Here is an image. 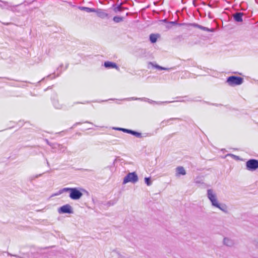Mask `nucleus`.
I'll use <instances>...</instances> for the list:
<instances>
[{"instance_id": "nucleus-1", "label": "nucleus", "mask_w": 258, "mask_h": 258, "mask_svg": "<svg viewBox=\"0 0 258 258\" xmlns=\"http://www.w3.org/2000/svg\"><path fill=\"white\" fill-rule=\"evenodd\" d=\"M207 196L213 207L219 209L223 213L228 212V207L227 205L220 202L217 193L215 190L212 189H208Z\"/></svg>"}, {"instance_id": "nucleus-2", "label": "nucleus", "mask_w": 258, "mask_h": 258, "mask_svg": "<svg viewBox=\"0 0 258 258\" xmlns=\"http://www.w3.org/2000/svg\"><path fill=\"white\" fill-rule=\"evenodd\" d=\"M68 192L69 193V197L72 200H79L82 198L84 194L87 191L82 187H67L64 188L62 192Z\"/></svg>"}, {"instance_id": "nucleus-3", "label": "nucleus", "mask_w": 258, "mask_h": 258, "mask_svg": "<svg viewBox=\"0 0 258 258\" xmlns=\"http://www.w3.org/2000/svg\"><path fill=\"white\" fill-rule=\"evenodd\" d=\"M243 82V79L242 78L234 76L228 77L226 81V83L230 86L240 85Z\"/></svg>"}, {"instance_id": "nucleus-4", "label": "nucleus", "mask_w": 258, "mask_h": 258, "mask_svg": "<svg viewBox=\"0 0 258 258\" xmlns=\"http://www.w3.org/2000/svg\"><path fill=\"white\" fill-rule=\"evenodd\" d=\"M59 214H73L74 213L73 207L69 204H65L57 209Z\"/></svg>"}, {"instance_id": "nucleus-5", "label": "nucleus", "mask_w": 258, "mask_h": 258, "mask_svg": "<svg viewBox=\"0 0 258 258\" xmlns=\"http://www.w3.org/2000/svg\"><path fill=\"white\" fill-rule=\"evenodd\" d=\"M138 181V176L135 172L128 173L123 178V184L128 182L136 183Z\"/></svg>"}, {"instance_id": "nucleus-6", "label": "nucleus", "mask_w": 258, "mask_h": 258, "mask_svg": "<svg viewBox=\"0 0 258 258\" xmlns=\"http://www.w3.org/2000/svg\"><path fill=\"white\" fill-rule=\"evenodd\" d=\"M258 168V161L256 160L250 159L246 163V168L250 171H253Z\"/></svg>"}, {"instance_id": "nucleus-7", "label": "nucleus", "mask_w": 258, "mask_h": 258, "mask_svg": "<svg viewBox=\"0 0 258 258\" xmlns=\"http://www.w3.org/2000/svg\"><path fill=\"white\" fill-rule=\"evenodd\" d=\"M222 243L224 245L229 247H232L235 245L234 240L228 237H225L223 238Z\"/></svg>"}, {"instance_id": "nucleus-8", "label": "nucleus", "mask_w": 258, "mask_h": 258, "mask_svg": "<svg viewBox=\"0 0 258 258\" xmlns=\"http://www.w3.org/2000/svg\"><path fill=\"white\" fill-rule=\"evenodd\" d=\"M186 174V171L185 169L182 166H178L175 169V175L179 177L181 175H185Z\"/></svg>"}, {"instance_id": "nucleus-9", "label": "nucleus", "mask_w": 258, "mask_h": 258, "mask_svg": "<svg viewBox=\"0 0 258 258\" xmlns=\"http://www.w3.org/2000/svg\"><path fill=\"white\" fill-rule=\"evenodd\" d=\"M96 13L97 16L101 18H105L108 16V14L101 10H98Z\"/></svg>"}, {"instance_id": "nucleus-10", "label": "nucleus", "mask_w": 258, "mask_h": 258, "mask_svg": "<svg viewBox=\"0 0 258 258\" xmlns=\"http://www.w3.org/2000/svg\"><path fill=\"white\" fill-rule=\"evenodd\" d=\"M242 14L240 13H238L233 15V17L234 20L238 22H240L242 21Z\"/></svg>"}, {"instance_id": "nucleus-11", "label": "nucleus", "mask_w": 258, "mask_h": 258, "mask_svg": "<svg viewBox=\"0 0 258 258\" xmlns=\"http://www.w3.org/2000/svg\"><path fill=\"white\" fill-rule=\"evenodd\" d=\"M104 66L106 68H115L116 69H118L117 67L116 66V65L115 63L110 62V61L105 62L104 63Z\"/></svg>"}, {"instance_id": "nucleus-12", "label": "nucleus", "mask_w": 258, "mask_h": 258, "mask_svg": "<svg viewBox=\"0 0 258 258\" xmlns=\"http://www.w3.org/2000/svg\"><path fill=\"white\" fill-rule=\"evenodd\" d=\"M160 35L158 34H152L150 35V39L152 43L156 42L157 39L159 37Z\"/></svg>"}, {"instance_id": "nucleus-13", "label": "nucleus", "mask_w": 258, "mask_h": 258, "mask_svg": "<svg viewBox=\"0 0 258 258\" xmlns=\"http://www.w3.org/2000/svg\"><path fill=\"white\" fill-rule=\"evenodd\" d=\"M79 9L82 11H85L87 13L96 12L95 9L87 7H80Z\"/></svg>"}, {"instance_id": "nucleus-14", "label": "nucleus", "mask_w": 258, "mask_h": 258, "mask_svg": "<svg viewBox=\"0 0 258 258\" xmlns=\"http://www.w3.org/2000/svg\"><path fill=\"white\" fill-rule=\"evenodd\" d=\"M145 182L146 184L148 186H150L152 184V181L151 180V178L150 177H145Z\"/></svg>"}, {"instance_id": "nucleus-15", "label": "nucleus", "mask_w": 258, "mask_h": 258, "mask_svg": "<svg viewBox=\"0 0 258 258\" xmlns=\"http://www.w3.org/2000/svg\"><path fill=\"white\" fill-rule=\"evenodd\" d=\"M113 20L116 23H119L122 21V18L120 17L116 16L114 17Z\"/></svg>"}, {"instance_id": "nucleus-16", "label": "nucleus", "mask_w": 258, "mask_h": 258, "mask_svg": "<svg viewBox=\"0 0 258 258\" xmlns=\"http://www.w3.org/2000/svg\"><path fill=\"white\" fill-rule=\"evenodd\" d=\"M174 24H175V23H174V22H170L169 24H168L166 25V27H167V28H170L171 27V26H172V25Z\"/></svg>"}, {"instance_id": "nucleus-17", "label": "nucleus", "mask_w": 258, "mask_h": 258, "mask_svg": "<svg viewBox=\"0 0 258 258\" xmlns=\"http://www.w3.org/2000/svg\"><path fill=\"white\" fill-rule=\"evenodd\" d=\"M232 156L233 157L234 159L236 160H239V158L238 156H236L235 155H232Z\"/></svg>"}, {"instance_id": "nucleus-18", "label": "nucleus", "mask_w": 258, "mask_h": 258, "mask_svg": "<svg viewBox=\"0 0 258 258\" xmlns=\"http://www.w3.org/2000/svg\"><path fill=\"white\" fill-rule=\"evenodd\" d=\"M156 67L157 68H158V69H160V70H165V68H162L161 67H160V66H156Z\"/></svg>"}, {"instance_id": "nucleus-19", "label": "nucleus", "mask_w": 258, "mask_h": 258, "mask_svg": "<svg viewBox=\"0 0 258 258\" xmlns=\"http://www.w3.org/2000/svg\"><path fill=\"white\" fill-rule=\"evenodd\" d=\"M40 175V174L39 175V176ZM39 176V175L38 176H36V177H38Z\"/></svg>"}]
</instances>
